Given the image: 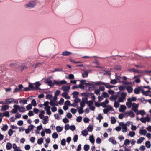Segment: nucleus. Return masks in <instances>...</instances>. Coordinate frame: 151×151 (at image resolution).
<instances>
[{"mask_svg": "<svg viewBox=\"0 0 151 151\" xmlns=\"http://www.w3.org/2000/svg\"><path fill=\"white\" fill-rule=\"evenodd\" d=\"M49 102L48 101L45 102L43 106H44V109L46 111V113L48 115H50L51 114V112L50 110V106H49Z\"/></svg>", "mask_w": 151, "mask_h": 151, "instance_id": "f257e3e1", "label": "nucleus"}, {"mask_svg": "<svg viewBox=\"0 0 151 151\" xmlns=\"http://www.w3.org/2000/svg\"><path fill=\"white\" fill-rule=\"evenodd\" d=\"M83 83L85 84L86 86V88L88 90H91L93 89L94 86V83Z\"/></svg>", "mask_w": 151, "mask_h": 151, "instance_id": "f03ea898", "label": "nucleus"}, {"mask_svg": "<svg viewBox=\"0 0 151 151\" xmlns=\"http://www.w3.org/2000/svg\"><path fill=\"white\" fill-rule=\"evenodd\" d=\"M122 129V131L123 133H125L127 132L128 128L125 123L123 122H121L119 124Z\"/></svg>", "mask_w": 151, "mask_h": 151, "instance_id": "7ed1b4c3", "label": "nucleus"}, {"mask_svg": "<svg viewBox=\"0 0 151 151\" xmlns=\"http://www.w3.org/2000/svg\"><path fill=\"white\" fill-rule=\"evenodd\" d=\"M36 5V3L34 1H31L26 4L25 7L26 8H31L34 7Z\"/></svg>", "mask_w": 151, "mask_h": 151, "instance_id": "20e7f679", "label": "nucleus"}, {"mask_svg": "<svg viewBox=\"0 0 151 151\" xmlns=\"http://www.w3.org/2000/svg\"><path fill=\"white\" fill-rule=\"evenodd\" d=\"M141 91L142 94L144 95L145 91L143 88L142 87H138L135 88L134 90V92L136 94H139V92Z\"/></svg>", "mask_w": 151, "mask_h": 151, "instance_id": "39448f33", "label": "nucleus"}, {"mask_svg": "<svg viewBox=\"0 0 151 151\" xmlns=\"http://www.w3.org/2000/svg\"><path fill=\"white\" fill-rule=\"evenodd\" d=\"M135 116V114L134 112L131 111L127 112H125L124 113V116L126 117L129 116L131 118H133Z\"/></svg>", "mask_w": 151, "mask_h": 151, "instance_id": "423d86ee", "label": "nucleus"}, {"mask_svg": "<svg viewBox=\"0 0 151 151\" xmlns=\"http://www.w3.org/2000/svg\"><path fill=\"white\" fill-rule=\"evenodd\" d=\"M44 82L51 86H53L54 85V82H53L52 81L49 79H45L44 81Z\"/></svg>", "mask_w": 151, "mask_h": 151, "instance_id": "0eeeda50", "label": "nucleus"}, {"mask_svg": "<svg viewBox=\"0 0 151 151\" xmlns=\"http://www.w3.org/2000/svg\"><path fill=\"white\" fill-rule=\"evenodd\" d=\"M140 120L143 123H145L146 122H149L151 120V118L148 116L140 118Z\"/></svg>", "mask_w": 151, "mask_h": 151, "instance_id": "6e6552de", "label": "nucleus"}, {"mask_svg": "<svg viewBox=\"0 0 151 151\" xmlns=\"http://www.w3.org/2000/svg\"><path fill=\"white\" fill-rule=\"evenodd\" d=\"M132 110L133 111H137V109H138L139 107V105L135 103H132Z\"/></svg>", "mask_w": 151, "mask_h": 151, "instance_id": "1a4fd4ad", "label": "nucleus"}, {"mask_svg": "<svg viewBox=\"0 0 151 151\" xmlns=\"http://www.w3.org/2000/svg\"><path fill=\"white\" fill-rule=\"evenodd\" d=\"M13 109L12 112L14 114L17 113L18 110H19V106L18 105H14L13 106Z\"/></svg>", "mask_w": 151, "mask_h": 151, "instance_id": "9d476101", "label": "nucleus"}, {"mask_svg": "<svg viewBox=\"0 0 151 151\" xmlns=\"http://www.w3.org/2000/svg\"><path fill=\"white\" fill-rule=\"evenodd\" d=\"M112 108L110 106H106L104 104V113H106L109 110H112Z\"/></svg>", "mask_w": 151, "mask_h": 151, "instance_id": "9b49d317", "label": "nucleus"}, {"mask_svg": "<svg viewBox=\"0 0 151 151\" xmlns=\"http://www.w3.org/2000/svg\"><path fill=\"white\" fill-rule=\"evenodd\" d=\"M126 109V107L125 105H121L119 109V111L121 112H123Z\"/></svg>", "mask_w": 151, "mask_h": 151, "instance_id": "f8f14e48", "label": "nucleus"}, {"mask_svg": "<svg viewBox=\"0 0 151 151\" xmlns=\"http://www.w3.org/2000/svg\"><path fill=\"white\" fill-rule=\"evenodd\" d=\"M49 119L48 117L47 116H45L42 119V123L45 124L48 122Z\"/></svg>", "mask_w": 151, "mask_h": 151, "instance_id": "ddd939ff", "label": "nucleus"}, {"mask_svg": "<svg viewBox=\"0 0 151 151\" xmlns=\"http://www.w3.org/2000/svg\"><path fill=\"white\" fill-rule=\"evenodd\" d=\"M70 88V86H62L61 89L63 90L64 91H68Z\"/></svg>", "mask_w": 151, "mask_h": 151, "instance_id": "4468645a", "label": "nucleus"}, {"mask_svg": "<svg viewBox=\"0 0 151 151\" xmlns=\"http://www.w3.org/2000/svg\"><path fill=\"white\" fill-rule=\"evenodd\" d=\"M12 147L14 149V151H22L19 148L17 147L15 144H13Z\"/></svg>", "mask_w": 151, "mask_h": 151, "instance_id": "2eb2a0df", "label": "nucleus"}, {"mask_svg": "<svg viewBox=\"0 0 151 151\" xmlns=\"http://www.w3.org/2000/svg\"><path fill=\"white\" fill-rule=\"evenodd\" d=\"M109 141L114 145H116L117 144V141L113 138H110L108 139Z\"/></svg>", "mask_w": 151, "mask_h": 151, "instance_id": "dca6fc26", "label": "nucleus"}, {"mask_svg": "<svg viewBox=\"0 0 151 151\" xmlns=\"http://www.w3.org/2000/svg\"><path fill=\"white\" fill-rule=\"evenodd\" d=\"M139 132L141 135H145L147 133V131L145 129H140Z\"/></svg>", "mask_w": 151, "mask_h": 151, "instance_id": "f3484780", "label": "nucleus"}, {"mask_svg": "<svg viewBox=\"0 0 151 151\" xmlns=\"http://www.w3.org/2000/svg\"><path fill=\"white\" fill-rule=\"evenodd\" d=\"M126 88L129 93H130L132 91L133 88L132 86H128L126 87Z\"/></svg>", "mask_w": 151, "mask_h": 151, "instance_id": "a211bd4d", "label": "nucleus"}, {"mask_svg": "<svg viewBox=\"0 0 151 151\" xmlns=\"http://www.w3.org/2000/svg\"><path fill=\"white\" fill-rule=\"evenodd\" d=\"M9 108V106L7 105H3L1 108V110L2 111H3L5 110H7Z\"/></svg>", "mask_w": 151, "mask_h": 151, "instance_id": "6ab92c4d", "label": "nucleus"}, {"mask_svg": "<svg viewBox=\"0 0 151 151\" xmlns=\"http://www.w3.org/2000/svg\"><path fill=\"white\" fill-rule=\"evenodd\" d=\"M62 96L66 99L70 98V97L68 95L67 93L64 92L62 93Z\"/></svg>", "mask_w": 151, "mask_h": 151, "instance_id": "aec40b11", "label": "nucleus"}, {"mask_svg": "<svg viewBox=\"0 0 151 151\" xmlns=\"http://www.w3.org/2000/svg\"><path fill=\"white\" fill-rule=\"evenodd\" d=\"M89 140L90 142L92 144H94L95 142V139L93 135H91L89 137Z\"/></svg>", "mask_w": 151, "mask_h": 151, "instance_id": "412c9836", "label": "nucleus"}, {"mask_svg": "<svg viewBox=\"0 0 151 151\" xmlns=\"http://www.w3.org/2000/svg\"><path fill=\"white\" fill-rule=\"evenodd\" d=\"M49 104L52 106H57L58 105V104L57 103H55V101L51 100L49 102Z\"/></svg>", "mask_w": 151, "mask_h": 151, "instance_id": "4be33fe9", "label": "nucleus"}, {"mask_svg": "<svg viewBox=\"0 0 151 151\" xmlns=\"http://www.w3.org/2000/svg\"><path fill=\"white\" fill-rule=\"evenodd\" d=\"M14 99L13 98H10L6 99L5 100L6 103L7 104H9L14 101Z\"/></svg>", "mask_w": 151, "mask_h": 151, "instance_id": "5701e85b", "label": "nucleus"}, {"mask_svg": "<svg viewBox=\"0 0 151 151\" xmlns=\"http://www.w3.org/2000/svg\"><path fill=\"white\" fill-rule=\"evenodd\" d=\"M144 95L146 96H149L151 97V91H150V90H148L147 91H145Z\"/></svg>", "mask_w": 151, "mask_h": 151, "instance_id": "b1692460", "label": "nucleus"}, {"mask_svg": "<svg viewBox=\"0 0 151 151\" xmlns=\"http://www.w3.org/2000/svg\"><path fill=\"white\" fill-rule=\"evenodd\" d=\"M56 129L58 132H60L63 130V128L59 126H58L56 127Z\"/></svg>", "mask_w": 151, "mask_h": 151, "instance_id": "393cba45", "label": "nucleus"}, {"mask_svg": "<svg viewBox=\"0 0 151 151\" xmlns=\"http://www.w3.org/2000/svg\"><path fill=\"white\" fill-rule=\"evenodd\" d=\"M71 54V53L68 51H65L62 52V55L63 56H68Z\"/></svg>", "mask_w": 151, "mask_h": 151, "instance_id": "a878e982", "label": "nucleus"}, {"mask_svg": "<svg viewBox=\"0 0 151 151\" xmlns=\"http://www.w3.org/2000/svg\"><path fill=\"white\" fill-rule=\"evenodd\" d=\"M137 100V98L135 97H132L131 98H129L127 99V100H129L131 102L132 101H135Z\"/></svg>", "mask_w": 151, "mask_h": 151, "instance_id": "bb28decb", "label": "nucleus"}, {"mask_svg": "<svg viewBox=\"0 0 151 151\" xmlns=\"http://www.w3.org/2000/svg\"><path fill=\"white\" fill-rule=\"evenodd\" d=\"M81 134L83 136L86 137L88 135V131L86 129L83 130L81 132Z\"/></svg>", "mask_w": 151, "mask_h": 151, "instance_id": "cd10ccee", "label": "nucleus"}, {"mask_svg": "<svg viewBox=\"0 0 151 151\" xmlns=\"http://www.w3.org/2000/svg\"><path fill=\"white\" fill-rule=\"evenodd\" d=\"M6 148L8 150H10L12 148V144L9 142H8L6 144Z\"/></svg>", "mask_w": 151, "mask_h": 151, "instance_id": "c85d7f7f", "label": "nucleus"}, {"mask_svg": "<svg viewBox=\"0 0 151 151\" xmlns=\"http://www.w3.org/2000/svg\"><path fill=\"white\" fill-rule=\"evenodd\" d=\"M145 139V138L143 137H141L137 140V144H140L142 143Z\"/></svg>", "mask_w": 151, "mask_h": 151, "instance_id": "c756f323", "label": "nucleus"}, {"mask_svg": "<svg viewBox=\"0 0 151 151\" xmlns=\"http://www.w3.org/2000/svg\"><path fill=\"white\" fill-rule=\"evenodd\" d=\"M132 103L129 100H127V101L126 102V105L128 108H130L132 106Z\"/></svg>", "mask_w": 151, "mask_h": 151, "instance_id": "7c9ffc66", "label": "nucleus"}, {"mask_svg": "<svg viewBox=\"0 0 151 151\" xmlns=\"http://www.w3.org/2000/svg\"><path fill=\"white\" fill-rule=\"evenodd\" d=\"M130 142V141L129 140L127 139H126L124 141V144L123 145V146L125 145V146H127V145L129 144Z\"/></svg>", "mask_w": 151, "mask_h": 151, "instance_id": "2f4dec72", "label": "nucleus"}, {"mask_svg": "<svg viewBox=\"0 0 151 151\" xmlns=\"http://www.w3.org/2000/svg\"><path fill=\"white\" fill-rule=\"evenodd\" d=\"M146 147L147 148H150L151 147V143L150 141H147L145 143Z\"/></svg>", "mask_w": 151, "mask_h": 151, "instance_id": "473e14b6", "label": "nucleus"}, {"mask_svg": "<svg viewBox=\"0 0 151 151\" xmlns=\"http://www.w3.org/2000/svg\"><path fill=\"white\" fill-rule=\"evenodd\" d=\"M88 131L89 132H91L93 129V126L91 125H89L87 128Z\"/></svg>", "mask_w": 151, "mask_h": 151, "instance_id": "72a5a7b5", "label": "nucleus"}, {"mask_svg": "<svg viewBox=\"0 0 151 151\" xmlns=\"http://www.w3.org/2000/svg\"><path fill=\"white\" fill-rule=\"evenodd\" d=\"M95 105L97 107H99L100 106H101L103 107H104V104L103 102L100 104L98 102H95Z\"/></svg>", "mask_w": 151, "mask_h": 151, "instance_id": "f704fd0d", "label": "nucleus"}, {"mask_svg": "<svg viewBox=\"0 0 151 151\" xmlns=\"http://www.w3.org/2000/svg\"><path fill=\"white\" fill-rule=\"evenodd\" d=\"M19 111L20 112H23L26 111L25 109L22 106L20 107L19 106Z\"/></svg>", "mask_w": 151, "mask_h": 151, "instance_id": "c9c22d12", "label": "nucleus"}, {"mask_svg": "<svg viewBox=\"0 0 151 151\" xmlns=\"http://www.w3.org/2000/svg\"><path fill=\"white\" fill-rule=\"evenodd\" d=\"M26 68V67L25 65L24 64H22L19 67V70L21 71H22Z\"/></svg>", "mask_w": 151, "mask_h": 151, "instance_id": "e433bc0d", "label": "nucleus"}, {"mask_svg": "<svg viewBox=\"0 0 151 151\" xmlns=\"http://www.w3.org/2000/svg\"><path fill=\"white\" fill-rule=\"evenodd\" d=\"M8 128V126L7 124L4 125L1 128V130L4 131H6Z\"/></svg>", "mask_w": 151, "mask_h": 151, "instance_id": "4c0bfd02", "label": "nucleus"}, {"mask_svg": "<svg viewBox=\"0 0 151 151\" xmlns=\"http://www.w3.org/2000/svg\"><path fill=\"white\" fill-rule=\"evenodd\" d=\"M78 94V92L77 91L74 92L72 93V95H73V97L75 98H77Z\"/></svg>", "mask_w": 151, "mask_h": 151, "instance_id": "58836bf2", "label": "nucleus"}, {"mask_svg": "<svg viewBox=\"0 0 151 151\" xmlns=\"http://www.w3.org/2000/svg\"><path fill=\"white\" fill-rule=\"evenodd\" d=\"M135 132H134L130 131L129 134V135L131 137H133L135 136Z\"/></svg>", "mask_w": 151, "mask_h": 151, "instance_id": "ea45409f", "label": "nucleus"}, {"mask_svg": "<svg viewBox=\"0 0 151 151\" xmlns=\"http://www.w3.org/2000/svg\"><path fill=\"white\" fill-rule=\"evenodd\" d=\"M89 148V146L88 145H85L84 146V149L85 151H88Z\"/></svg>", "mask_w": 151, "mask_h": 151, "instance_id": "a19ab883", "label": "nucleus"}, {"mask_svg": "<svg viewBox=\"0 0 151 151\" xmlns=\"http://www.w3.org/2000/svg\"><path fill=\"white\" fill-rule=\"evenodd\" d=\"M43 142V140L42 138H40L37 140V143L39 145L42 144Z\"/></svg>", "mask_w": 151, "mask_h": 151, "instance_id": "79ce46f5", "label": "nucleus"}, {"mask_svg": "<svg viewBox=\"0 0 151 151\" xmlns=\"http://www.w3.org/2000/svg\"><path fill=\"white\" fill-rule=\"evenodd\" d=\"M46 98L51 101V100H52V99L53 98L52 96L50 94H47L46 96Z\"/></svg>", "mask_w": 151, "mask_h": 151, "instance_id": "37998d69", "label": "nucleus"}, {"mask_svg": "<svg viewBox=\"0 0 151 151\" xmlns=\"http://www.w3.org/2000/svg\"><path fill=\"white\" fill-rule=\"evenodd\" d=\"M74 78V76L73 74H70L68 77L66 78H67L69 79H73Z\"/></svg>", "mask_w": 151, "mask_h": 151, "instance_id": "c03bdc74", "label": "nucleus"}, {"mask_svg": "<svg viewBox=\"0 0 151 151\" xmlns=\"http://www.w3.org/2000/svg\"><path fill=\"white\" fill-rule=\"evenodd\" d=\"M111 122L112 124H114L116 123V120L114 117H111Z\"/></svg>", "mask_w": 151, "mask_h": 151, "instance_id": "a18cd8bd", "label": "nucleus"}, {"mask_svg": "<svg viewBox=\"0 0 151 151\" xmlns=\"http://www.w3.org/2000/svg\"><path fill=\"white\" fill-rule=\"evenodd\" d=\"M58 134L56 132H54L52 135V137L53 138L56 139L58 137Z\"/></svg>", "mask_w": 151, "mask_h": 151, "instance_id": "49530a36", "label": "nucleus"}, {"mask_svg": "<svg viewBox=\"0 0 151 151\" xmlns=\"http://www.w3.org/2000/svg\"><path fill=\"white\" fill-rule=\"evenodd\" d=\"M104 75H106L109 77H110L111 73L110 71H104Z\"/></svg>", "mask_w": 151, "mask_h": 151, "instance_id": "de8ad7c7", "label": "nucleus"}, {"mask_svg": "<svg viewBox=\"0 0 151 151\" xmlns=\"http://www.w3.org/2000/svg\"><path fill=\"white\" fill-rule=\"evenodd\" d=\"M54 85L55 84L57 85L60 86V81H58L56 80H54Z\"/></svg>", "mask_w": 151, "mask_h": 151, "instance_id": "09e8293b", "label": "nucleus"}, {"mask_svg": "<svg viewBox=\"0 0 151 151\" xmlns=\"http://www.w3.org/2000/svg\"><path fill=\"white\" fill-rule=\"evenodd\" d=\"M78 136L77 135H75L73 138V140L74 142H76L77 141Z\"/></svg>", "mask_w": 151, "mask_h": 151, "instance_id": "8fccbe9b", "label": "nucleus"}, {"mask_svg": "<svg viewBox=\"0 0 151 151\" xmlns=\"http://www.w3.org/2000/svg\"><path fill=\"white\" fill-rule=\"evenodd\" d=\"M128 70L131 72H135L136 71V69L134 68H129L128 69Z\"/></svg>", "mask_w": 151, "mask_h": 151, "instance_id": "3c124183", "label": "nucleus"}, {"mask_svg": "<svg viewBox=\"0 0 151 151\" xmlns=\"http://www.w3.org/2000/svg\"><path fill=\"white\" fill-rule=\"evenodd\" d=\"M40 85V84L39 82H36L34 84V88H38Z\"/></svg>", "mask_w": 151, "mask_h": 151, "instance_id": "603ef678", "label": "nucleus"}, {"mask_svg": "<svg viewBox=\"0 0 151 151\" xmlns=\"http://www.w3.org/2000/svg\"><path fill=\"white\" fill-rule=\"evenodd\" d=\"M14 132L13 131L12 129H10L8 131V134L9 136H11Z\"/></svg>", "mask_w": 151, "mask_h": 151, "instance_id": "864d4df0", "label": "nucleus"}, {"mask_svg": "<svg viewBox=\"0 0 151 151\" xmlns=\"http://www.w3.org/2000/svg\"><path fill=\"white\" fill-rule=\"evenodd\" d=\"M103 118L101 114H99L98 115V116L97 117V119L99 120V122H100L101 120L103 119Z\"/></svg>", "mask_w": 151, "mask_h": 151, "instance_id": "5fc2aeb1", "label": "nucleus"}, {"mask_svg": "<svg viewBox=\"0 0 151 151\" xmlns=\"http://www.w3.org/2000/svg\"><path fill=\"white\" fill-rule=\"evenodd\" d=\"M32 105L31 104H29L26 106V109L27 110H29L32 109Z\"/></svg>", "mask_w": 151, "mask_h": 151, "instance_id": "6e6d98bb", "label": "nucleus"}, {"mask_svg": "<svg viewBox=\"0 0 151 151\" xmlns=\"http://www.w3.org/2000/svg\"><path fill=\"white\" fill-rule=\"evenodd\" d=\"M82 76L83 77H87L88 75V73L87 71H84V73H82Z\"/></svg>", "mask_w": 151, "mask_h": 151, "instance_id": "4d7b16f0", "label": "nucleus"}, {"mask_svg": "<svg viewBox=\"0 0 151 151\" xmlns=\"http://www.w3.org/2000/svg\"><path fill=\"white\" fill-rule=\"evenodd\" d=\"M117 81L116 80V79H111V81H110V83L113 84H114L117 83Z\"/></svg>", "mask_w": 151, "mask_h": 151, "instance_id": "13d9d810", "label": "nucleus"}, {"mask_svg": "<svg viewBox=\"0 0 151 151\" xmlns=\"http://www.w3.org/2000/svg\"><path fill=\"white\" fill-rule=\"evenodd\" d=\"M119 90L120 91L124 90L126 88V87L122 86H119L118 87Z\"/></svg>", "mask_w": 151, "mask_h": 151, "instance_id": "bf43d9fd", "label": "nucleus"}, {"mask_svg": "<svg viewBox=\"0 0 151 151\" xmlns=\"http://www.w3.org/2000/svg\"><path fill=\"white\" fill-rule=\"evenodd\" d=\"M126 93L122 92L121 94V97L125 99V97L126 96Z\"/></svg>", "mask_w": 151, "mask_h": 151, "instance_id": "052dcab7", "label": "nucleus"}, {"mask_svg": "<svg viewBox=\"0 0 151 151\" xmlns=\"http://www.w3.org/2000/svg\"><path fill=\"white\" fill-rule=\"evenodd\" d=\"M136 129L137 127L135 125H133V124H131V129L132 130L134 131L136 130Z\"/></svg>", "mask_w": 151, "mask_h": 151, "instance_id": "680f3d73", "label": "nucleus"}, {"mask_svg": "<svg viewBox=\"0 0 151 151\" xmlns=\"http://www.w3.org/2000/svg\"><path fill=\"white\" fill-rule=\"evenodd\" d=\"M3 115L6 117H9V112L8 111H6L3 114Z\"/></svg>", "mask_w": 151, "mask_h": 151, "instance_id": "e2e57ef3", "label": "nucleus"}, {"mask_svg": "<svg viewBox=\"0 0 151 151\" xmlns=\"http://www.w3.org/2000/svg\"><path fill=\"white\" fill-rule=\"evenodd\" d=\"M39 64V63L33 64L32 65L31 67L32 68H35L37 67Z\"/></svg>", "mask_w": 151, "mask_h": 151, "instance_id": "0e129e2a", "label": "nucleus"}, {"mask_svg": "<svg viewBox=\"0 0 151 151\" xmlns=\"http://www.w3.org/2000/svg\"><path fill=\"white\" fill-rule=\"evenodd\" d=\"M124 99L123 98L121 97H119L118 99V101L119 102H124Z\"/></svg>", "mask_w": 151, "mask_h": 151, "instance_id": "69168bd1", "label": "nucleus"}, {"mask_svg": "<svg viewBox=\"0 0 151 151\" xmlns=\"http://www.w3.org/2000/svg\"><path fill=\"white\" fill-rule=\"evenodd\" d=\"M66 141L64 139H63L61 141V144L62 145H65V144Z\"/></svg>", "mask_w": 151, "mask_h": 151, "instance_id": "338daca9", "label": "nucleus"}, {"mask_svg": "<svg viewBox=\"0 0 151 151\" xmlns=\"http://www.w3.org/2000/svg\"><path fill=\"white\" fill-rule=\"evenodd\" d=\"M145 113V112L143 110L139 111V114L142 116H143Z\"/></svg>", "mask_w": 151, "mask_h": 151, "instance_id": "774afa93", "label": "nucleus"}]
</instances>
